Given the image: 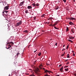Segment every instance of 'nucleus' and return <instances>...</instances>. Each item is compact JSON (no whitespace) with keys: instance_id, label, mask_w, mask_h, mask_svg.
I'll return each instance as SVG.
<instances>
[{"instance_id":"nucleus-61","label":"nucleus","mask_w":76,"mask_h":76,"mask_svg":"<svg viewBox=\"0 0 76 76\" xmlns=\"http://www.w3.org/2000/svg\"><path fill=\"white\" fill-rule=\"evenodd\" d=\"M2 3H4V2H3V1H1V2Z\"/></svg>"},{"instance_id":"nucleus-56","label":"nucleus","mask_w":76,"mask_h":76,"mask_svg":"<svg viewBox=\"0 0 76 76\" xmlns=\"http://www.w3.org/2000/svg\"><path fill=\"white\" fill-rule=\"evenodd\" d=\"M61 71V72H63V71L62 70H61V71Z\"/></svg>"},{"instance_id":"nucleus-31","label":"nucleus","mask_w":76,"mask_h":76,"mask_svg":"<svg viewBox=\"0 0 76 76\" xmlns=\"http://www.w3.org/2000/svg\"><path fill=\"white\" fill-rule=\"evenodd\" d=\"M54 28L55 29H57V27H56V26H54Z\"/></svg>"},{"instance_id":"nucleus-54","label":"nucleus","mask_w":76,"mask_h":76,"mask_svg":"<svg viewBox=\"0 0 76 76\" xmlns=\"http://www.w3.org/2000/svg\"><path fill=\"white\" fill-rule=\"evenodd\" d=\"M34 53H36V51H34Z\"/></svg>"},{"instance_id":"nucleus-43","label":"nucleus","mask_w":76,"mask_h":76,"mask_svg":"<svg viewBox=\"0 0 76 76\" xmlns=\"http://www.w3.org/2000/svg\"><path fill=\"white\" fill-rule=\"evenodd\" d=\"M29 47H30V45L28 47V48H29Z\"/></svg>"},{"instance_id":"nucleus-49","label":"nucleus","mask_w":76,"mask_h":76,"mask_svg":"<svg viewBox=\"0 0 76 76\" xmlns=\"http://www.w3.org/2000/svg\"><path fill=\"white\" fill-rule=\"evenodd\" d=\"M69 63L68 62L66 64H69Z\"/></svg>"},{"instance_id":"nucleus-35","label":"nucleus","mask_w":76,"mask_h":76,"mask_svg":"<svg viewBox=\"0 0 76 76\" xmlns=\"http://www.w3.org/2000/svg\"><path fill=\"white\" fill-rule=\"evenodd\" d=\"M73 56H75V54L74 53H73Z\"/></svg>"},{"instance_id":"nucleus-58","label":"nucleus","mask_w":76,"mask_h":76,"mask_svg":"<svg viewBox=\"0 0 76 76\" xmlns=\"http://www.w3.org/2000/svg\"><path fill=\"white\" fill-rule=\"evenodd\" d=\"M2 4H3V5H4V4L3 3H2Z\"/></svg>"},{"instance_id":"nucleus-3","label":"nucleus","mask_w":76,"mask_h":76,"mask_svg":"<svg viewBox=\"0 0 76 76\" xmlns=\"http://www.w3.org/2000/svg\"><path fill=\"white\" fill-rule=\"evenodd\" d=\"M10 44L11 45H13V44H14V43H13V42H9L8 43H7L6 45L7 46V45L8 44Z\"/></svg>"},{"instance_id":"nucleus-12","label":"nucleus","mask_w":76,"mask_h":76,"mask_svg":"<svg viewBox=\"0 0 76 76\" xmlns=\"http://www.w3.org/2000/svg\"><path fill=\"white\" fill-rule=\"evenodd\" d=\"M24 32H25V33H28V31L27 30H26L24 31Z\"/></svg>"},{"instance_id":"nucleus-42","label":"nucleus","mask_w":76,"mask_h":76,"mask_svg":"<svg viewBox=\"0 0 76 76\" xmlns=\"http://www.w3.org/2000/svg\"><path fill=\"white\" fill-rule=\"evenodd\" d=\"M65 70H66V71H67V69H65Z\"/></svg>"},{"instance_id":"nucleus-26","label":"nucleus","mask_w":76,"mask_h":76,"mask_svg":"<svg viewBox=\"0 0 76 76\" xmlns=\"http://www.w3.org/2000/svg\"><path fill=\"white\" fill-rule=\"evenodd\" d=\"M34 20H36V17H33Z\"/></svg>"},{"instance_id":"nucleus-22","label":"nucleus","mask_w":76,"mask_h":76,"mask_svg":"<svg viewBox=\"0 0 76 76\" xmlns=\"http://www.w3.org/2000/svg\"><path fill=\"white\" fill-rule=\"evenodd\" d=\"M67 58H69L70 56H69V54H68L67 56Z\"/></svg>"},{"instance_id":"nucleus-18","label":"nucleus","mask_w":76,"mask_h":76,"mask_svg":"<svg viewBox=\"0 0 76 76\" xmlns=\"http://www.w3.org/2000/svg\"><path fill=\"white\" fill-rule=\"evenodd\" d=\"M58 9V6H57L56 7V10H57V9Z\"/></svg>"},{"instance_id":"nucleus-52","label":"nucleus","mask_w":76,"mask_h":76,"mask_svg":"<svg viewBox=\"0 0 76 76\" xmlns=\"http://www.w3.org/2000/svg\"><path fill=\"white\" fill-rule=\"evenodd\" d=\"M62 51H64V49H62Z\"/></svg>"},{"instance_id":"nucleus-37","label":"nucleus","mask_w":76,"mask_h":76,"mask_svg":"<svg viewBox=\"0 0 76 76\" xmlns=\"http://www.w3.org/2000/svg\"><path fill=\"white\" fill-rule=\"evenodd\" d=\"M6 48H7V49H9V48H10V47H9L8 48H7V47H6Z\"/></svg>"},{"instance_id":"nucleus-45","label":"nucleus","mask_w":76,"mask_h":76,"mask_svg":"<svg viewBox=\"0 0 76 76\" xmlns=\"http://www.w3.org/2000/svg\"><path fill=\"white\" fill-rule=\"evenodd\" d=\"M68 67V66H65V68Z\"/></svg>"},{"instance_id":"nucleus-62","label":"nucleus","mask_w":76,"mask_h":76,"mask_svg":"<svg viewBox=\"0 0 76 76\" xmlns=\"http://www.w3.org/2000/svg\"><path fill=\"white\" fill-rule=\"evenodd\" d=\"M50 25H51V26H52V25H52V24H51Z\"/></svg>"},{"instance_id":"nucleus-38","label":"nucleus","mask_w":76,"mask_h":76,"mask_svg":"<svg viewBox=\"0 0 76 76\" xmlns=\"http://www.w3.org/2000/svg\"><path fill=\"white\" fill-rule=\"evenodd\" d=\"M46 64L47 65H50V64H48V63H46Z\"/></svg>"},{"instance_id":"nucleus-9","label":"nucleus","mask_w":76,"mask_h":76,"mask_svg":"<svg viewBox=\"0 0 76 76\" xmlns=\"http://www.w3.org/2000/svg\"><path fill=\"white\" fill-rule=\"evenodd\" d=\"M63 70V66H62L59 69V70L60 71H61Z\"/></svg>"},{"instance_id":"nucleus-24","label":"nucleus","mask_w":76,"mask_h":76,"mask_svg":"<svg viewBox=\"0 0 76 76\" xmlns=\"http://www.w3.org/2000/svg\"><path fill=\"white\" fill-rule=\"evenodd\" d=\"M45 15L43 14V15H42V18H43V17H45Z\"/></svg>"},{"instance_id":"nucleus-28","label":"nucleus","mask_w":76,"mask_h":76,"mask_svg":"<svg viewBox=\"0 0 76 76\" xmlns=\"http://www.w3.org/2000/svg\"><path fill=\"white\" fill-rule=\"evenodd\" d=\"M64 3H66V0H63Z\"/></svg>"},{"instance_id":"nucleus-46","label":"nucleus","mask_w":76,"mask_h":76,"mask_svg":"<svg viewBox=\"0 0 76 76\" xmlns=\"http://www.w3.org/2000/svg\"><path fill=\"white\" fill-rule=\"evenodd\" d=\"M65 46V45H64L63 46V47H64Z\"/></svg>"},{"instance_id":"nucleus-15","label":"nucleus","mask_w":76,"mask_h":76,"mask_svg":"<svg viewBox=\"0 0 76 76\" xmlns=\"http://www.w3.org/2000/svg\"><path fill=\"white\" fill-rule=\"evenodd\" d=\"M32 5H33V6H34V7H35V6H36V4H35L34 3L32 4Z\"/></svg>"},{"instance_id":"nucleus-8","label":"nucleus","mask_w":76,"mask_h":76,"mask_svg":"<svg viewBox=\"0 0 76 76\" xmlns=\"http://www.w3.org/2000/svg\"><path fill=\"white\" fill-rule=\"evenodd\" d=\"M45 73H48V70H45Z\"/></svg>"},{"instance_id":"nucleus-17","label":"nucleus","mask_w":76,"mask_h":76,"mask_svg":"<svg viewBox=\"0 0 76 76\" xmlns=\"http://www.w3.org/2000/svg\"><path fill=\"white\" fill-rule=\"evenodd\" d=\"M57 25V24L54 23L52 25V26H56Z\"/></svg>"},{"instance_id":"nucleus-13","label":"nucleus","mask_w":76,"mask_h":76,"mask_svg":"<svg viewBox=\"0 0 76 76\" xmlns=\"http://www.w3.org/2000/svg\"><path fill=\"white\" fill-rule=\"evenodd\" d=\"M71 20H76V18L72 17H71Z\"/></svg>"},{"instance_id":"nucleus-53","label":"nucleus","mask_w":76,"mask_h":76,"mask_svg":"<svg viewBox=\"0 0 76 76\" xmlns=\"http://www.w3.org/2000/svg\"><path fill=\"white\" fill-rule=\"evenodd\" d=\"M72 52L73 53H74V51H72Z\"/></svg>"},{"instance_id":"nucleus-32","label":"nucleus","mask_w":76,"mask_h":76,"mask_svg":"<svg viewBox=\"0 0 76 76\" xmlns=\"http://www.w3.org/2000/svg\"><path fill=\"white\" fill-rule=\"evenodd\" d=\"M5 12L6 13H7L8 12V11L5 10Z\"/></svg>"},{"instance_id":"nucleus-7","label":"nucleus","mask_w":76,"mask_h":76,"mask_svg":"<svg viewBox=\"0 0 76 76\" xmlns=\"http://www.w3.org/2000/svg\"><path fill=\"white\" fill-rule=\"evenodd\" d=\"M32 7L31 6H28L27 7V8L28 9H32Z\"/></svg>"},{"instance_id":"nucleus-5","label":"nucleus","mask_w":76,"mask_h":76,"mask_svg":"<svg viewBox=\"0 0 76 76\" xmlns=\"http://www.w3.org/2000/svg\"><path fill=\"white\" fill-rule=\"evenodd\" d=\"M36 70L35 71V72L37 73V72H38V70H39V69L37 68L36 69H35Z\"/></svg>"},{"instance_id":"nucleus-33","label":"nucleus","mask_w":76,"mask_h":76,"mask_svg":"<svg viewBox=\"0 0 76 76\" xmlns=\"http://www.w3.org/2000/svg\"><path fill=\"white\" fill-rule=\"evenodd\" d=\"M39 68L40 69H42V67H41V66H40Z\"/></svg>"},{"instance_id":"nucleus-47","label":"nucleus","mask_w":76,"mask_h":76,"mask_svg":"<svg viewBox=\"0 0 76 76\" xmlns=\"http://www.w3.org/2000/svg\"><path fill=\"white\" fill-rule=\"evenodd\" d=\"M56 76H60V75H57Z\"/></svg>"},{"instance_id":"nucleus-44","label":"nucleus","mask_w":76,"mask_h":76,"mask_svg":"<svg viewBox=\"0 0 76 76\" xmlns=\"http://www.w3.org/2000/svg\"><path fill=\"white\" fill-rule=\"evenodd\" d=\"M43 69L44 70H45V68H43Z\"/></svg>"},{"instance_id":"nucleus-10","label":"nucleus","mask_w":76,"mask_h":76,"mask_svg":"<svg viewBox=\"0 0 76 76\" xmlns=\"http://www.w3.org/2000/svg\"><path fill=\"white\" fill-rule=\"evenodd\" d=\"M69 25H74L73 24V23H72V22H69Z\"/></svg>"},{"instance_id":"nucleus-23","label":"nucleus","mask_w":76,"mask_h":76,"mask_svg":"<svg viewBox=\"0 0 76 76\" xmlns=\"http://www.w3.org/2000/svg\"><path fill=\"white\" fill-rule=\"evenodd\" d=\"M68 40L69 41V42H72V43L73 42V41H72V40H71L68 39Z\"/></svg>"},{"instance_id":"nucleus-40","label":"nucleus","mask_w":76,"mask_h":76,"mask_svg":"<svg viewBox=\"0 0 76 76\" xmlns=\"http://www.w3.org/2000/svg\"><path fill=\"white\" fill-rule=\"evenodd\" d=\"M55 45H56V46H57V43H56L55 44Z\"/></svg>"},{"instance_id":"nucleus-51","label":"nucleus","mask_w":76,"mask_h":76,"mask_svg":"<svg viewBox=\"0 0 76 76\" xmlns=\"http://www.w3.org/2000/svg\"><path fill=\"white\" fill-rule=\"evenodd\" d=\"M68 60V59H67L65 61H67Z\"/></svg>"},{"instance_id":"nucleus-21","label":"nucleus","mask_w":76,"mask_h":76,"mask_svg":"<svg viewBox=\"0 0 76 76\" xmlns=\"http://www.w3.org/2000/svg\"><path fill=\"white\" fill-rule=\"evenodd\" d=\"M19 55H20V53H18L17 54V55H16V56H17V57H18V56H19Z\"/></svg>"},{"instance_id":"nucleus-27","label":"nucleus","mask_w":76,"mask_h":76,"mask_svg":"<svg viewBox=\"0 0 76 76\" xmlns=\"http://www.w3.org/2000/svg\"><path fill=\"white\" fill-rule=\"evenodd\" d=\"M48 73H52L51 72V71H48Z\"/></svg>"},{"instance_id":"nucleus-48","label":"nucleus","mask_w":76,"mask_h":76,"mask_svg":"<svg viewBox=\"0 0 76 76\" xmlns=\"http://www.w3.org/2000/svg\"><path fill=\"white\" fill-rule=\"evenodd\" d=\"M57 22H56V23H56V24H57Z\"/></svg>"},{"instance_id":"nucleus-55","label":"nucleus","mask_w":76,"mask_h":76,"mask_svg":"<svg viewBox=\"0 0 76 76\" xmlns=\"http://www.w3.org/2000/svg\"><path fill=\"white\" fill-rule=\"evenodd\" d=\"M64 49V50H66V49Z\"/></svg>"},{"instance_id":"nucleus-36","label":"nucleus","mask_w":76,"mask_h":76,"mask_svg":"<svg viewBox=\"0 0 76 76\" xmlns=\"http://www.w3.org/2000/svg\"><path fill=\"white\" fill-rule=\"evenodd\" d=\"M64 54H62L61 55V56H64Z\"/></svg>"},{"instance_id":"nucleus-64","label":"nucleus","mask_w":76,"mask_h":76,"mask_svg":"<svg viewBox=\"0 0 76 76\" xmlns=\"http://www.w3.org/2000/svg\"><path fill=\"white\" fill-rule=\"evenodd\" d=\"M8 46H9V47H10V45H8Z\"/></svg>"},{"instance_id":"nucleus-59","label":"nucleus","mask_w":76,"mask_h":76,"mask_svg":"<svg viewBox=\"0 0 76 76\" xmlns=\"http://www.w3.org/2000/svg\"><path fill=\"white\" fill-rule=\"evenodd\" d=\"M36 61H34V63H35V62H36Z\"/></svg>"},{"instance_id":"nucleus-29","label":"nucleus","mask_w":76,"mask_h":76,"mask_svg":"<svg viewBox=\"0 0 76 76\" xmlns=\"http://www.w3.org/2000/svg\"><path fill=\"white\" fill-rule=\"evenodd\" d=\"M69 45H68L67 46L66 49H68V48H69Z\"/></svg>"},{"instance_id":"nucleus-63","label":"nucleus","mask_w":76,"mask_h":76,"mask_svg":"<svg viewBox=\"0 0 76 76\" xmlns=\"http://www.w3.org/2000/svg\"><path fill=\"white\" fill-rule=\"evenodd\" d=\"M66 70H68V68H67V69H66Z\"/></svg>"},{"instance_id":"nucleus-1","label":"nucleus","mask_w":76,"mask_h":76,"mask_svg":"<svg viewBox=\"0 0 76 76\" xmlns=\"http://www.w3.org/2000/svg\"><path fill=\"white\" fill-rule=\"evenodd\" d=\"M21 23H22V21H20L19 22L17 23L16 24V26H19L20 25H21Z\"/></svg>"},{"instance_id":"nucleus-57","label":"nucleus","mask_w":76,"mask_h":76,"mask_svg":"<svg viewBox=\"0 0 76 76\" xmlns=\"http://www.w3.org/2000/svg\"><path fill=\"white\" fill-rule=\"evenodd\" d=\"M73 1H74V2H75V0H73Z\"/></svg>"},{"instance_id":"nucleus-2","label":"nucleus","mask_w":76,"mask_h":76,"mask_svg":"<svg viewBox=\"0 0 76 76\" xmlns=\"http://www.w3.org/2000/svg\"><path fill=\"white\" fill-rule=\"evenodd\" d=\"M9 6H7L6 7H5L4 8V10H8L9 9Z\"/></svg>"},{"instance_id":"nucleus-19","label":"nucleus","mask_w":76,"mask_h":76,"mask_svg":"<svg viewBox=\"0 0 76 76\" xmlns=\"http://www.w3.org/2000/svg\"><path fill=\"white\" fill-rule=\"evenodd\" d=\"M69 28H68V27H67L66 30V31H69Z\"/></svg>"},{"instance_id":"nucleus-39","label":"nucleus","mask_w":76,"mask_h":76,"mask_svg":"<svg viewBox=\"0 0 76 76\" xmlns=\"http://www.w3.org/2000/svg\"><path fill=\"white\" fill-rule=\"evenodd\" d=\"M74 75L75 76H76V73L74 74Z\"/></svg>"},{"instance_id":"nucleus-11","label":"nucleus","mask_w":76,"mask_h":76,"mask_svg":"<svg viewBox=\"0 0 76 76\" xmlns=\"http://www.w3.org/2000/svg\"><path fill=\"white\" fill-rule=\"evenodd\" d=\"M34 73L33 72V74L30 75L29 76H36L34 75Z\"/></svg>"},{"instance_id":"nucleus-41","label":"nucleus","mask_w":76,"mask_h":76,"mask_svg":"<svg viewBox=\"0 0 76 76\" xmlns=\"http://www.w3.org/2000/svg\"><path fill=\"white\" fill-rule=\"evenodd\" d=\"M9 45H10L9 47H10H10H12V46H11V45L10 44H9Z\"/></svg>"},{"instance_id":"nucleus-50","label":"nucleus","mask_w":76,"mask_h":76,"mask_svg":"<svg viewBox=\"0 0 76 76\" xmlns=\"http://www.w3.org/2000/svg\"><path fill=\"white\" fill-rule=\"evenodd\" d=\"M4 12H5V11H4V12H2V13H4Z\"/></svg>"},{"instance_id":"nucleus-14","label":"nucleus","mask_w":76,"mask_h":76,"mask_svg":"<svg viewBox=\"0 0 76 76\" xmlns=\"http://www.w3.org/2000/svg\"><path fill=\"white\" fill-rule=\"evenodd\" d=\"M74 31V29L73 28H72L71 29V31H72V32H73V33H74V31Z\"/></svg>"},{"instance_id":"nucleus-16","label":"nucleus","mask_w":76,"mask_h":76,"mask_svg":"<svg viewBox=\"0 0 76 76\" xmlns=\"http://www.w3.org/2000/svg\"><path fill=\"white\" fill-rule=\"evenodd\" d=\"M39 6V5L38 4V3H37L36 4V6H37V7Z\"/></svg>"},{"instance_id":"nucleus-4","label":"nucleus","mask_w":76,"mask_h":76,"mask_svg":"<svg viewBox=\"0 0 76 76\" xmlns=\"http://www.w3.org/2000/svg\"><path fill=\"white\" fill-rule=\"evenodd\" d=\"M24 3V2L23 1L21 3H20V4H19V6H22V5H23V3Z\"/></svg>"},{"instance_id":"nucleus-34","label":"nucleus","mask_w":76,"mask_h":76,"mask_svg":"<svg viewBox=\"0 0 76 76\" xmlns=\"http://www.w3.org/2000/svg\"><path fill=\"white\" fill-rule=\"evenodd\" d=\"M62 66V64H61V65H59V67H60Z\"/></svg>"},{"instance_id":"nucleus-20","label":"nucleus","mask_w":76,"mask_h":76,"mask_svg":"<svg viewBox=\"0 0 76 76\" xmlns=\"http://www.w3.org/2000/svg\"><path fill=\"white\" fill-rule=\"evenodd\" d=\"M41 55V52H40L38 54V56H40Z\"/></svg>"},{"instance_id":"nucleus-30","label":"nucleus","mask_w":76,"mask_h":76,"mask_svg":"<svg viewBox=\"0 0 76 76\" xmlns=\"http://www.w3.org/2000/svg\"><path fill=\"white\" fill-rule=\"evenodd\" d=\"M68 19H69V20H71V18H70V17H69V18H68Z\"/></svg>"},{"instance_id":"nucleus-60","label":"nucleus","mask_w":76,"mask_h":76,"mask_svg":"<svg viewBox=\"0 0 76 76\" xmlns=\"http://www.w3.org/2000/svg\"><path fill=\"white\" fill-rule=\"evenodd\" d=\"M41 66H42V67L43 66H42V65H41Z\"/></svg>"},{"instance_id":"nucleus-6","label":"nucleus","mask_w":76,"mask_h":76,"mask_svg":"<svg viewBox=\"0 0 76 76\" xmlns=\"http://www.w3.org/2000/svg\"><path fill=\"white\" fill-rule=\"evenodd\" d=\"M69 39H74L75 38L73 37H72V36L69 37Z\"/></svg>"},{"instance_id":"nucleus-25","label":"nucleus","mask_w":76,"mask_h":76,"mask_svg":"<svg viewBox=\"0 0 76 76\" xmlns=\"http://www.w3.org/2000/svg\"><path fill=\"white\" fill-rule=\"evenodd\" d=\"M25 12L26 13H28V10H26V11H25Z\"/></svg>"}]
</instances>
